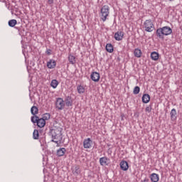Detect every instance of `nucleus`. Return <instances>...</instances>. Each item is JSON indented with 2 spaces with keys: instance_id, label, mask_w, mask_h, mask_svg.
Instances as JSON below:
<instances>
[{
  "instance_id": "35",
  "label": "nucleus",
  "mask_w": 182,
  "mask_h": 182,
  "mask_svg": "<svg viewBox=\"0 0 182 182\" xmlns=\"http://www.w3.org/2000/svg\"><path fill=\"white\" fill-rule=\"evenodd\" d=\"M168 1H170L171 2H173V1H174V0H168Z\"/></svg>"
},
{
  "instance_id": "29",
  "label": "nucleus",
  "mask_w": 182,
  "mask_h": 182,
  "mask_svg": "<svg viewBox=\"0 0 182 182\" xmlns=\"http://www.w3.org/2000/svg\"><path fill=\"white\" fill-rule=\"evenodd\" d=\"M134 95H139L140 93V87L136 86L133 90Z\"/></svg>"
},
{
  "instance_id": "9",
  "label": "nucleus",
  "mask_w": 182,
  "mask_h": 182,
  "mask_svg": "<svg viewBox=\"0 0 182 182\" xmlns=\"http://www.w3.org/2000/svg\"><path fill=\"white\" fill-rule=\"evenodd\" d=\"M90 77L93 82H99V80H100V74L97 72H92L90 75Z\"/></svg>"
},
{
  "instance_id": "2",
  "label": "nucleus",
  "mask_w": 182,
  "mask_h": 182,
  "mask_svg": "<svg viewBox=\"0 0 182 182\" xmlns=\"http://www.w3.org/2000/svg\"><path fill=\"white\" fill-rule=\"evenodd\" d=\"M173 33V29L169 26H164L156 29V34L159 39H161L162 41L164 39V36H168V35H171Z\"/></svg>"
},
{
  "instance_id": "27",
  "label": "nucleus",
  "mask_w": 182,
  "mask_h": 182,
  "mask_svg": "<svg viewBox=\"0 0 182 182\" xmlns=\"http://www.w3.org/2000/svg\"><path fill=\"white\" fill-rule=\"evenodd\" d=\"M77 90L80 95H82V93H85V87L82 85H78L77 87Z\"/></svg>"
},
{
  "instance_id": "34",
  "label": "nucleus",
  "mask_w": 182,
  "mask_h": 182,
  "mask_svg": "<svg viewBox=\"0 0 182 182\" xmlns=\"http://www.w3.org/2000/svg\"><path fill=\"white\" fill-rule=\"evenodd\" d=\"M6 6L9 10H10L9 6H8V4H6Z\"/></svg>"
},
{
  "instance_id": "5",
  "label": "nucleus",
  "mask_w": 182,
  "mask_h": 182,
  "mask_svg": "<svg viewBox=\"0 0 182 182\" xmlns=\"http://www.w3.org/2000/svg\"><path fill=\"white\" fill-rule=\"evenodd\" d=\"M146 32H153L154 31V24L151 19L146 20L144 23Z\"/></svg>"
},
{
  "instance_id": "16",
  "label": "nucleus",
  "mask_w": 182,
  "mask_h": 182,
  "mask_svg": "<svg viewBox=\"0 0 182 182\" xmlns=\"http://www.w3.org/2000/svg\"><path fill=\"white\" fill-rule=\"evenodd\" d=\"M65 153H66L65 148H60L59 149L57 150V156L58 157H62L65 156Z\"/></svg>"
},
{
  "instance_id": "3",
  "label": "nucleus",
  "mask_w": 182,
  "mask_h": 182,
  "mask_svg": "<svg viewBox=\"0 0 182 182\" xmlns=\"http://www.w3.org/2000/svg\"><path fill=\"white\" fill-rule=\"evenodd\" d=\"M109 14H110V7H109L107 5H105L101 8L100 17V19L102 20V22H106V20L107 19V16H109Z\"/></svg>"
},
{
  "instance_id": "33",
  "label": "nucleus",
  "mask_w": 182,
  "mask_h": 182,
  "mask_svg": "<svg viewBox=\"0 0 182 182\" xmlns=\"http://www.w3.org/2000/svg\"><path fill=\"white\" fill-rule=\"evenodd\" d=\"M48 2L49 5H52V4H53V0H48Z\"/></svg>"
},
{
  "instance_id": "23",
  "label": "nucleus",
  "mask_w": 182,
  "mask_h": 182,
  "mask_svg": "<svg viewBox=\"0 0 182 182\" xmlns=\"http://www.w3.org/2000/svg\"><path fill=\"white\" fill-rule=\"evenodd\" d=\"M59 85V82L57 80H52L50 82V86L53 89H56L58 85Z\"/></svg>"
},
{
  "instance_id": "21",
  "label": "nucleus",
  "mask_w": 182,
  "mask_h": 182,
  "mask_svg": "<svg viewBox=\"0 0 182 182\" xmlns=\"http://www.w3.org/2000/svg\"><path fill=\"white\" fill-rule=\"evenodd\" d=\"M105 49L107 50V52H109V53H113V46L111 43H107L106 45Z\"/></svg>"
},
{
  "instance_id": "6",
  "label": "nucleus",
  "mask_w": 182,
  "mask_h": 182,
  "mask_svg": "<svg viewBox=\"0 0 182 182\" xmlns=\"http://www.w3.org/2000/svg\"><path fill=\"white\" fill-rule=\"evenodd\" d=\"M65 100L62 97L56 98L55 107L58 110H63L65 107Z\"/></svg>"
},
{
  "instance_id": "4",
  "label": "nucleus",
  "mask_w": 182,
  "mask_h": 182,
  "mask_svg": "<svg viewBox=\"0 0 182 182\" xmlns=\"http://www.w3.org/2000/svg\"><path fill=\"white\" fill-rule=\"evenodd\" d=\"M32 123H37L38 127L42 129V127H45L46 124V122H45L42 118H39L38 116L31 117Z\"/></svg>"
},
{
  "instance_id": "13",
  "label": "nucleus",
  "mask_w": 182,
  "mask_h": 182,
  "mask_svg": "<svg viewBox=\"0 0 182 182\" xmlns=\"http://www.w3.org/2000/svg\"><path fill=\"white\" fill-rule=\"evenodd\" d=\"M119 166L123 171H127L129 170V163L126 161H122Z\"/></svg>"
},
{
  "instance_id": "12",
  "label": "nucleus",
  "mask_w": 182,
  "mask_h": 182,
  "mask_svg": "<svg viewBox=\"0 0 182 182\" xmlns=\"http://www.w3.org/2000/svg\"><path fill=\"white\" fill-rule=\"evenodd\" d=\"M109 161H110V159L106 156L100 159V166H109Z\"/></svg>"
},
{
  "instance_id": "18",
  "label": "nucleus",
  "mask_w": 182,
  "mask_h": 182,
  "mask_svg": "<svg viewBox=\"0 0 182 182\" xmlns=\"http://www.w3.org/2000/svg\"><path fill=\"white\" fill-rule=\"evenodd\" d=\"M159 53L156 51H153L151 53V59H152V60H159Z\"/></svg>"
},
{
  "instance_id": "19",
  "label": "nucleus",
  "mask_w": 182,
  "mask_h": 182,
  "mask_svg": "<svg viewBox=\"0 0 182 182\" xmlns=\"http://www.w3.org/2000/svg\"><path fill=\"white\" fill-rule=\"evenodd\" d=\"M68 60L70 65H75L76 63V57L73 56L72 54L68 55Z\"/></svg>"
},
{
  "instance_id": "17",
  "label": "nucleus",
  "mask_w": 182,
  "mask_h": 182,
  "mask_svg": "<svg viewBox=\"0 0 182 182\" xmlns=\"http://www.w3.org/2000/svg\"><path fill=\"white\" fill-rule=\"evenodd\" d=\"M143 103H149L150 102V95L149 94H144L142 96Z\"/></svg>"
},
{
  "instance_id": "20",
  "label": "nucleus",
  "mask_w": 182,
  "mask_h": 182,
  "mask_svg": "<svg viewBox=\"0 0 182 182\" xmlns=\"http://www.w3.org/2000/svg\"><path fill=\"white\" fill-rule=\"evenodd\" d=\"M170 114L171 120H176V119H177V117H176L177 115V111L176 110V109H172Z\"/></svg>"
},
{
  "instance_id": "25",
  "label": "nucleus",
  "mask_w": 182,
  "mask_h": 182,
  "mask_svg": "<svg viewBox=\"0 0 182 182\" xmlns=\"http://www.w3.org/2000/svg\"><path fill=\"white\" fill-rule=\"evenodd\" d=\"M33 138L34 140H38V139H39V131H38V129H34L33 133Z\"/></svg>"
},
{
  "instance_id": "30",
  "label": "nucleus",
  "mask_w": 182,
  "mask_h": 182,
  "mask_svg": "<svg viewBox=\"0 0 182 182\" xmlns=\"http://www.w3.org/2000/svg\"><path fill=\"white\" fill-rule=\"evenodd\" d=\"M152 107H153V104H150L149 106H147L145 108V112H147L148 113L151 112Z\"/></svg>"
},
{
  "instance_id": "32",
  "label": "nucleus",
  "mask_w": 182,
  "mask_h": 182,
  "mask_svg": "<svg viewBox=\"0 0 182 182\" xmlns=\"http://www.w3.org/2000/svg\"><path fill=\"white\" fill-rule=\"evenodd\" d=\"M141 182H150V180L147 178H145L144 180H141Z\"/></svg>"
},
{
  "instance_id": "7",
  "label": "nucleus",
  "mask_w": 182,
  "mask_h": 182,
  "mask_svg": "<svg viewBox=\"0 0 182 182\" xmlns=\"http://www.w3.org/2000/svg\"><path fill=\"white\" fill-rule=\"evenodd\" d=\"M64 103L66 107H72V106H73V99H72V96H65L64 98Z\"/></svg>"
},
{
  "instance_id": "10",
  "label": "nucleus",
  "mask_w": 182,
  "mask_h": 182,
  "mask_svg": "<svg viewBox=\"0 0 182 182\" xmlns=\"http://www.w3.org/2000/svg\"><path fill=\"white\" fill-rule=\"evenodd\" d=\"M72 173L74 176H79V174L82 173V171L80 170V166H79L78 165H75L73 166Z\"/></svg>"
},
{
  "instance_id": "1",
  "label": "nucleus",
  "mask_w": 182,
  "mask_h": 182,
  "mask_svg": "<svg viewBox=\"0 0 182 182\" xmlns=\"http://www.w3.org/2000/svg\"><path fill=\"white\" fill-rule=\"evenodd\" d=\"M48 136L51 138V141L55 143V144H59L62 143L63 136H62V129L61 128H50L48 132Z\"/></svg>"
},
{
  "instance_id": "28",
  "label": "nucleus",
  "mask_w": 182,
  "mask_h": 182,
  "mask_svg": "<svg viewBox=\"0 0 182 182\" xmlns=\"http://www.w3.org/2000/svg\"><path fill=\"white\" fill-rule=\"evenodd\" d=\"M44 122H46V120H49L50 119V114L49 113H46L43 115L41 118Z\"/></svg>"
},
{
  "instance_id": "24",
  "label": "nucleus",
  "mask_w": 182,
  "mask_h": 182,
  "mask_svg": "<svg viewBox=\"0 0 182 182\" xmlns=\"http://www.w3.org/2000/svg\"><path fill=\"white\" fill-rule=\"evenodd\" d=\"M38 109L36 107V106H33L31 109V112L33 116H36V114H38Z\"/></svg>"
},
{
  "instance_id": "31",
  "label": "nucleus",
  "mask_w": 182,
  "mask_h": 182,
  "mask_svg": "<svg viewBox=\"0 0 182 182\" xmlns=\"http://www.w3.org/2000/svg\"><path fill=\"white\" fill-rule=\"evenodd\" d=\"M46 53L47 55H48V56L50 55H52V50H50V49H47L46 51Z\"/></svg>"
},
{
  "instance_id": "8",
  "label": "nucleus",
  "mask_w": 182,
  "mask_h": 182,
  "mask_svg": "<svg viewBox=\"0 0 182 182\" xmlns=\"http://www.w3.org/2000/svg\"><path fill=\"white\" fill-rule=\"evenodd\" d=\"M92 144L93 141H92V139L90 138H87L83 141V147L84 149H91Z\"/></svg>"
},
{
  "instance_id": "22",
  "label": "nucleus",
  "mask_w": 182,
  "mask_h": 182,
  "mask_svg": "<svg viewBox=\"0 0 182 182\" xmlns=\"http://www.w3.org/2000/svg\"><path fill=\"white\" fill-rule=\"evenodd\" d=\"M135 58H141V50L136 48L134 51Z\"/></svg>"
},
{
  "instance_id": "15",
  "label": "nucleus",
  "mask_w": 182,
  "mask_h": 182,
  "mask_svg": "<svg viewBox=\"0 0 182 182\" xmlns=\"http://www.w3.org/2000/svg\"><path fill=\"white\" fill-rule=\"evenodd\" d=\"M149 178L152 182H159V180H160L159 174L154 173L150 175Z\"/></svg>"
},
{
  "instance_id": "14",
  "label": "nucleus",
  "mask_w": 182,
  "mask_h": 182,
  "mask_svg": "<svg viewBox=\"0 0 182 182\" xmlns=\"http://www.w3.org/2000/svg\"><path fill=\"white\" fill-rule=\"evenodd\" d=\"M123 36H124V33L122 31H117L114 34L115 41H122L123 39Z\"/></svg>"
},
{
  "instance_id": "11",
  "label": "nucleus",
  "mask_w": 182,
  "mask_h": 182,
  "mask_svg": "<svg viewBox=\"0 0 182 182\" xmlns=\"http://www.w3.org/2000/svg\"><path fill=\"white\" fill-rule=\"evenodd\" d=\"M47 68L48 69H55L56 68V60L53 59H50L47 62Z\"/></svg>"
},
{
  "instance_id": "26",
  "label": "nucleus",
  "mask_w": 182,
  "mask_h": 182,
  "mask_svg": "<svg viewBox=\"0 0 182 182\" xmlns=\"http://www.w3.org/2000/svg\"><path fill=\"white\" fill-rule=\"evenodd\" d=\"M16 23H18V21H16V19L9 21V26H10L11 28H14V26H15Z\"/></svg>"
},
{
  "instance_id": "36",
  "label": "nucleus",
  "mask_w": 182,
  "mask_h": 182,
  "mask_svg": "<svg viewBox=\"0 0 182 182\" xmlns=\"http://www.w3.org/2000/svg\"><path fill=\"white\" fill-rule=\"evenodd\" d=\"M35 120H36V117L33 119V121H34V122H35Z\"/></svg>"
}]
</instances>
